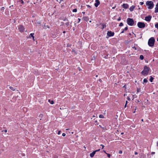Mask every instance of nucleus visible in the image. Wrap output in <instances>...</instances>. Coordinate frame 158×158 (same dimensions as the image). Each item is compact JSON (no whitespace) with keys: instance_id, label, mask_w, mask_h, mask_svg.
<instances>
[{"instance_id":"nucleus-1","label":"nucleus","mask_w":158,"mask_h":158,"mask_svg":"<svg viewBox=\"0 0 158 158\" xmlns=\"http://www.w3.org/2000/svg\"><path fill=\"white\" fill-rule=\"evenodd\" d=\"M150 69L147 66H145L144 69L141 72V74L144 75H146L148 74L149 71Z\"/></svg>"},{"instance_id":"nucleus-2","label":"nucleus","mask_w":158,"mask_h":158,"mask_svg":"<svg viewBox=\"0 0 158 158\" xmlns=\"http://www.w3.org/2000/svg\"><path fill=\"white\" fill-rule=\"evenodd\" d=\"M155 40L153 37L150 38L148 41V44L150 46L153 47L154 45Z\"/></svg>"},{"instance_id":"nucleus-3","label":"nucleus","mask_w":158,"mask_h":158,"mask_svg":"<svg viewBox=\"0 0 158 158\" xmlns=\"http://www.w3.org/2000/svg\"><path fill=\"white\" fill-rule=\"evenodd\" d=\"M146 5L148 6V8L149 9H152L154 6L153 2L151 1H147L146 2Z\"/></svg>"},{"instance_id":"nucleus-4","label":"nucleus","mask_w":158,"mask_h":158,"mask_svg":"<svg viewBox=\"0 0 158 158\" xmlns=\"http://www.w3.org/2000/svg\"><path fill=\"white\" fill-rule=\"evenodd\" d=\"M127 24L130 26H133L134 24V22L133 19L131 18H128L127 20Z\"/></svg>"},{"instance_id":"nucleus-5","label":"nucleus","mask_w":158,"mask_h":158,"mask_svg":"<svg viewBox=\"0 0 158 158\" xmlns=\"http://www.w3.org/2000/svg\"><path fill=\"white\" fill-rule=\"evenodd\" d=\"M138 27L139 28H143L145 27V24L142 22H138L137 24Z\"/></svg>"},{"instance_id":"nucleus-6","label":"nucleus","mask_w":158,"mask_h":158,"mask_svg":"<svg viewBox=\"0 0 158 158\" xmlns=\"http://www.w3.org/2000/svg\"><path fill=\"white\" fill-rule=\"evenodd\" d=\"M19 31L21 32H23L24 30H25V28L24 27L21 25H19Z\"/></svg>"},{"instance_id":"nucleus-7","label":"nucleus","mask_w":158,"mask_h":158,"mask_svg":"<svg viewBox=\"0 0 158 158\" xmlns=\"http://www.w3.org/2000/svg\"><path fill=\"white\" fill-rule=\"evenodd\" d=\"M114 32H112L111 31H108L107 33V35L109 36H113L114 35Z\"/></svg>"},{"instance_id":"nucleus-8","label":"nucleus","mask_w":158,"mask_h":158,"mask_svg":"<svg viewBox=\"0 0 158 158\" xmlns=\"http://www.w3.org/2000/svg\"><path fill=\"white\" fill-rule=\"evenodd\" d=\"M152 18V16H146L145 18V20L147 21H149Z\"/></svg>"},{"instance_id":"nucleus-9","label":"nucleus","mask_w":158,"mask_h":158,"mask_svg":"<svg viewBox=\"0 0 158 158\" xmlns=\"http://www.w3.org/2000/svg\"><path fill=\"white\" fill-rule=\"evenodd\" d=\"M95 2L96 3L94 4V6L95 7H97L100 4V2L99 0H96Z\"/></svg>"},{"instance_id":"nucleus-10","label":"nucleus","mask_w":158,"mask_h":158,"mask_svg":"<svg viewBox=\"0 0 158 158\" xmlns=\"http://www.w3.org/2000/svg\"><path fill=\"white\" fill-rule=\"evenodd\" d=\"M44 116V114L42 113H40L38 116V118L41 120Z\"/></svg>"},{"instance_id":"nucleus-11","label":"nucleus","mask_w":158,"mask_h":158,"mask_svg":"<svg viewBox=\"0 0 158 158\" xmlns=\"http://www.w3.org/2000/svg\"><path fill=\"white\" fill-rule=\"evenodd\" d=\"M155 13L158 12V3L156 5V7L155 8Z\"/></svg>"},{"instance_id":"nucleus-12","label":"nucleus","mask_w":158,"mask_h":158,"mask_svg":"<svg viewBox=\"0 0 158 158\" xmlns=\"http://www.w3.org/2000/svg\"><path fill=\"white\" fill-rule=\"evenodd\" d=\"M123 7L127 9L128 7V5L127 4H123Z\"/></svg>"},{"instance_id":"nucleus-13","label":"nucleus","mask_w":158,"mask_h":158,"mask_svg":"<svg viewBox=\"0 0 158 158\" xmlns=\"http://www.w3.org/2000/svg\"><path fill=\"white\" fill-rule=\"evenodd\" d=\"M95 152L94 151L92 152L90 154V156L91 157H93L94 154H95Z\"/></svg>"},{"instance_id":"nucleus-14","label":"nucleus","mask_w":158,"mask_h":158,"mask_svg":"<svg viewBox=\"0 0 158 158\" xmlns=\"http://www.w3.org/2000/svg\"><path fill=\"white\" fill-rule=\"evenodd\" d=\"M34 35V33H32L30 34V35H29V37L30 38L31 37H32V38H33V40H34V37L33 36Z\"/></svg>"},{"instance_id":"nucleus-15","label":"nucleus","mask_w":158,"mask_h":158,"mask_svg":"<svg viewBox=\"0 0 158 158\" xmlns=\"http://www.w3.org/2000/svg\"><path fill=\"white\" fill-rule=\"evenodd\" d=\"M135 8V6H132L130 7L129 10L131 11H132L134 10Z\"/></svg>"},{"instance_id":"nucleus-16","label":"nucleus","mask_w":158,"mask_h":158,"mask_svg":"<svg viewBox=\"0 0 158 158\" xmlns=\"http://www.w3.org/2000/svg\"><path fill=\"white\" fill-rule=\"evenodd\" d=\"M83 19L85 21H88L89 19L88 17H83Z\"/></svg>"},{"instance_id":"nucleus-17","label":"nucleus","mask_w":158,"mask_h":158,"mask_svg":"<svg viewBox=\"0 0 158 158\" xmlns=\"http://www.w3.org/2000/svg\"><path fill=\"white\" fill-rule=\"evenodd\" d=\"M9 88L10 89L12 90L13 91H14L15 90V89L12 86H10L9 87Z\"/></svg>"},{"instance_id":"nucleus-18","label":"nucleus","mask_w":158,"mask_h":158,"mask_svg":"<svg viewBox=\"0 0 158 158\" xmlns=\"http://www.w3.org/2000/svg\"><path fill=\"white\" fill-rule=\"evenodd\" d=\"M48 101L52 105L54 103V102L53 101V100H50L49 99Z\"/></svg>"},{"instance_id":"nucleus-19","label":"nucleus","mask_w":158,"mask_h":158,"mask_svg":"<svg viewBox=\"0 0 158 158\" xmlns=\"http://www.w3.org/2000/svg\"><path fill=\"white\" fill-rule=\"evenodd\" d=\"M143 56L142 55H141L140 56L139 58L141 60H143Z\"/></svg>"},{"instance_id":"nucleus-20","label":"nucleus","mask_w":158,"mask_h":158,"mask_svg":"<svg viewBox=\"0 0 158 158\" xmlns=\"http://www.w3.org/2000/svg\"><path fill=\"white\" fill-rule=\"evenodd\" d=\"M154 78L152 77L151 76L150 80L151 82H152Z\"/></svg>"},{"instance_id":"nucleus-21","label":"nucleus","mask_w":158,"mask_h":158,"mask_svg":"<svg viewBox=\"0 0 158 158\" xmlns=\"http://www.w3.org/2000/svg\"><path fill=\"white\" fill-rule=\"evenodd\" d=\"M99 117L101 118H104V116L102 114H100L99 116Z\"/></svg>"},{"instance_id":"nucleus-22","label":"nucleus","mask_w":158,"mask_h":158,"mask_svg":"<svg viewBox=\"0 0 158 158\" xmlns=\"http://www.w3.org/2000/svg\"><path fill=\"white\" fill-rule=\"evenodd\" d=\"M44 27L45 29H46L47 28H49V26L48 25H44Z\"/></svg>"},{"instance_id":"nucleus-23","label":"nucleus","mask_w":158,"mask_h":158,"mask_svg":"<svg viewBox=\"0 0 158 158\" xmlns=\"http://www.w3.org/2000/svg\"><path fill=\"white\" fill-rule=\"evenodd\" d=\"M148 82V80L146 79H143V82L144 83H147Z\"/></svg>"},{"instance_id":"nucleus-24","label":"nucleus","mask_w":158,"mask_h":158,"mask_svg":"<svg viewBox=\"0 0 158 158\" xmlns=\"http://www.w3.org/2000/svg\"><path fill=\"white\" fill-rule=\"evenodd\" d=\"M65 23L66 25L67 26V27L69 25V22H67Z\"/></svg>"},{"instance_id":"nucleus-25","label":"nucleus","mask_w":158,"mask_h":158,"mask_svg":"<svg viewBox=\"0 0 158 158\" xmlns=\"http://www.w3.org/2000/svg\"><path fill=\"white\" fill-rule=\"evenodd\" d=\"M73 12H76L77 11V10L76 9H75L73 10Z\"/></svg>"},{"instance_id":"nucleus-26","label":"nucleus","mask_w":158,"mask_h":158,"mask_svg":"<svg viewBox=\"0 0 158 158\" xmlns=\"http://www.w3.org/2000/svg\"><path fill=\"white\" fill-rule=\"evenodd\" d=\"M155 27L158 29V23H157L155 25Z\"/></svg>"},{"instance_id":"nucleus-27","label":"nucleus","mask_w":158,"mask_h":158,"mask_svg":"<svg viewBox=\"0 0 158 158\" xmlns=\"http://www.w3.org/2000/svg\"><path fill=\"white\" fill-rule=\"evenodd\" d=\"M123 26V23H120L119 25V26L120 27L122 26Z\"/></svg>"},{"instance_id":"nucleus-28","label":"nucleus","mask_w":158,"mask_h":158,"mask_svg":"<svg viewBox=\"0 0 158 158\" xmlns=\"http://www.w3.org/2000/svg\"><path fill=\"white\" fill-rule=\"evenodd\" d=\"M4 9V7H2L1 10L2 11H3Z\"/></svg>"},{"instance_id":"nucleus-29","label":"nucleus","mask_w":158,"mask_h":158,"mask_svg":"<svg viewBox=\"0 0 158 158\" xmlns=\"http://www.w3.org/2000/svg\"><path fill=\"white\" fill-rule=\"evenodd\" d=\"M106 154L107 155V156H108V157H110V154H108V153H107Z\"/></svg>"},{"instance_id":"nucleus-30","label":"nucleus","mask_w":158,"mask_h":158,"mask_svg":"<svg viewBox=\"0 0 158 158\" xmlns=\"http://www.w3.org/2000/svg\"><path fill=\"white\" fill-rule=\"evenodd\" d=\"M63 0H57V1L59 2L60 3Z\"/></svg>"},{"instance_id":"nucleus-31","label":"nucleus","mask_w":158,"mask_h":158,"mask_svg":"<svg viewBox=\"0 0 158 158\" xmlns=\"http://www.w3.org/2000/svg\"><path fill=\"white\" fill-rule=\"evenodd\" d=\"M94 139L95 140H96V141H97L98 140V139L97 138H96V137L94 138Z\"/></svg>"},{"instance_id":"nucleus-32","label":"nucleus","mask_w":158,"mask_h":158,"mask_svg":"<svg viewBox=\"0 0 158 158\" xmlns=\"http://www.w3.org/2000/svg\"><path fill=\"white\" fill-rule=\"evenodd\" d=\"M128 29L127 27H126L124 29V30H127Z\"/></svg>"},{"instance_id":"nucleus-33","label":"nucleus","mask_w":158,"mask_h":158,"mask_svg":"<svg viewBox=\"0 0 158 158\" xmlns=\"http://www.w3.org/2000/svg\"><path fill=\"white\" fill-rule=\"evenodd\" d=\"M140 91V89H138V88H137V92H139Z\"/></svg>"},{"instance_id":"nucleus-34","label":"nucleus","mask_w":158,"mask_h":158,"mask_svg":"<svg viewBox=\"0 0 158 158\" xmlns=\"http://www.w3.org/2000/svg\"><path fill=\"white\" fill-rule=\"evenodd\" d=\"M119 154H122V151L120 150L119 152Z\"/></svg>"},{"instance_id":"nucleus-35","label":"nucleus","mask_w":158,"mask_h":158,"mask_svg":"<svg viewBox=\"0 0 158 158\" xmlns=\"http://www.w3.org/2000/svg\"><path fill=\"white\" fill-rule=\"evenodd\" d=\"M62 136H65V135H66V134H65V133H63L62 134Z\"/></svg>"},{"instance_id":"nucleus-36","label":"nucleus","mask_w":158,"mask_h":158,"mask_svg":"<svg viewBox=\"0 0 158 158\" xmlns=\"http://www.w3.org/2000/svg\"><path fill=\"white\" fill-rule=\"evenodd\" d=\"M127 99L129 100V101H130L131 100V99L130 98V97H127Z\"/></svg>"},{"instance_id":"nucleus-37","label":"nucleus","mask_w":158,"mask_h":158,"mask_svg":"<svg viewBox=\"0 0 158 158\" xmlns=\"http://www.w3.org/2000/svg\"><path fill=\"white\" fill-rule=\"evenodd\" d=\"M132 48H134L135 50H136V47H132Z\"/></svg>"},{"instance_id":"nucleus-38","label":"nucleus","mask_w":158,"mask_h":158,"mask_svg":"<svg viewBox=\"0 0 158 158\" xmlns=\"http://www.w3.org/2000/svg\"><path fill=\"white\" fill-rule=\"evenodd\" d=\"M100 150V149H99L98 150H95V151H94L95 152V153H96V152H98V151H99Z\"/></svg>"},{"instance_id":"nucleus-39","label":"nucleus","mask_w":158,"mask_h":158,"mask_svg":"<svg viewBox=\"0 0 158 158\" xmlns=\"http://www.w3.org/2000/svg\"><path fill=\"white\" fill-rule=\"evenodd\" d=\"M100 146H102V149H103L104 148V146L102 144H101Z\"/></svg>"},{"instance_id":"nucleus-40","label":"nucleus","mask_w":158,"mask_h":158,"mask_svg":"<svg viewBox=\"0 0 158 158\" xmlns=\"http://www.w3.org/2000/svg\"><path fill=\"white\" fill-rule=\"evenodd\" d=\"M121 20V18L120 17H119L118 18V20L119 21H120Z\"/></svg>"},{"instance_id":"nucleus-41","label":"nucleus","mask_w":158,"mask_h":158,"mask_svg":"<svg viewBox=\"0 0 158 158\" xmlns=\"http://www.w3.org/2000/svg\"><path fill=\"white\" fill-rule=\"evenodd\" d=\"M143 4V2H140V4L141 5H142Z\"/></svg>"},{"instance_id":"nucleus-42","label":"nucleus","mask_w":158,"mask_h":158,"mask_svg":"<svg viewBox=\"0 0 158 158\" xmlns=\"http://www.w3.org/2000/svg\"><path fill=\"white\" fill-rule=\"evenodd\" d=\"M98 81L100 82H102V80L101 79H99L98 80Z\"/></svg>"},{"instance_id":"nucleus-43","label":"nucleus","mask_w":158,"mask_h":158,"mask_svg":"<svg viewBox=\"0 0 158 158\" xmlns=\"http://www.w3.org/2000/svg\"><path fill=\"white\" fill-rule=\"evenodd\" d=\"M135 155H136L138 154V153L136 152H135Z\"/></svg>"},{"instance_id":"nucleus-44","label":"nucleus","mask_w":158,"mask_h":158,"mask_svg":"<svg viewBox=\"0 0 158 158\" xmlns=\"http://www.w3.org/2000/svg\"><path fill=\"white\" fill-rule=\"evenodd\" d=\"M60 131H59L58 132V135H59L60 134Z\"/></svg>"},{"instance_id":"nucleus-45","label":"nucleus","mask_w":158,"mask_h":158,"mask_svg":"<svg viewBox=\"0 0 158 158\" xmlns=\"http://www.w3.org/2000/svg\"><path fill=\"white\" fill-rule=\"evenodd\" d=\"M152 154H155V152H152L151 153Z\"/></svg>"},{"instance_id":"nucleus-46","label":"nucleus","mask_w":158,"mask_h":158,"mask_svg":"<svg viewBox=\"0 0 158 158\" xmlns=\"http://www.w3.org/2000/svg\"><path fill=\"white\" fill-rule=\"evenodd\" d=\"M134 97H135V95H133V98H132V100L134 98Z\"/></svg>"},{"instance_id":"nucleus-47","label":"nucleus","mask_w":158,"mask_h":158,"mask_svg":"<svg viewBox=\"0 0 158 158\" xmlns=\"http://www.w3.org/2000/svg\"><path fill=\"white\" fill-rule=\"evenodd\" d=\"M4 132H5V133H6L7 132V130H4Z\"/></svg>"},{"instance_id":"nucleus-48","label":"nucleus","mask_w":158,"mask_h":158,"mask_svg":"<svg viewBox=\"0 0 158 158\" xmlns=\"http://www.w3.org/2000/svg\"><path fill=\"white\" fill-rule=\"evenodd\" d=\"M127 103H128V102L127 101H126V104H126V105H127Z\"/></svg>"},{"instance_id":"nucleus-49","label":"nucleus","mask_w":158,"mask_h":158,"mask_svg":"<svg viewBox=\"0 0 158 158\" xmlns=\"http://www.w3.org/2000/svg\"><path fill=\"white\" fill-rule=\"evenodd\" d=\"M103 152L106 154H107L105 150H103Z\"/></svg>"},{"instance_id":"nucleus-50","label":"nucleus","mask_w":158,"mask_h":158,"mask_svg":"<svg viewBox=\"0 0 158 158\" xmlns=\"http://www.w3.org/2000/svg\"><path fill=\"white\" fill-rule=\"evenodd\" d=\"M124 31V30H123L122 31V32H121V33H123Z\"/></svg>"},{"instance_id":"nucleus-51","label":"nucleus","mask_w":158,"mask_h":158,"mask_svg":"<svg viewBox=\"0 0 158 158\" xmlns=\"http://www.w3.org/2000/svg\"><path fill=\"white\" fill-rule=\"evenodd\" d=\"M78 19V20H79L78 22H80V20H81V19Z\"/></svg>"},{"instance_id":"nucleus-52","label":"nucleus","mask_w":158,"mask_h":158,"mask_svg":"<svg viewBox=\"0 0 158 158\" xmlns=\"http://www.w3.org/2000/svg\"><path fill=\"white\" fill-rule=\"evenodd\" d=\"M157 146H158V141L157 143Z\"/></svg>"},{"instance_id":"nucleus-53","label":"nucleus","mask_w":158,"mask_h":158,"mask_svg":"<svg viewBox=\"0 0 158 158\" xmlns=\"http://www.w3.org/2000/svg\"><path fill=\"white\" fill-rule=\"evenodd\" d=\"M22 4H23L24 3V2L23 1H22Z\"/></svg>"},{"instance_id":"nucleus-54","label":"nucleus","mask_w":158,"mask_h":158,"mask_svg":"<svg viewBox=\"0 0 158 158\" xmlns=\"http://www.w3.org/2000/svg\"><path fill=\"white\" fill-rule=\"evenodd\" d=\"M126 106H127V105H126V104H125V106H124V107H126Z\"/></svg>"},{"instance_id":"nucleus-55","label":"nucleus","mask_w":158,"mask_h":158,"mask_svg":"<svg viewBox=\"0 0 158 158\" xmlns=\"http://www.w3.org/2000/svg\"><path fill=\"white\" fill-rule=\"evenodd\" d=\"M139 102V100H137V102Z\"/></svg>"},{"instance_id":"nucleus-56","label":"nucleus","mask_w":158,"mask_h":158,"mask_svg":"<svg viewBox=\"0 0 158 158\" xmlns=\"http://www.w3.org/2000/svg\"><path fill=\"white\" fill-rule=\"evenodd\" d=\"M64 21H66V19H65V20H64ZM67 21H68V20H67Z\"/></svg>"},{"instance_id":"nucleus-57","label":"nucleus","mask_w":158,"mask_h":158,"mask_svg":"<svg viewBox=\"0 0 158 158\" xmlns=\"http://www.w3.org/2000/svg\"><path fill=\"white\" fill-rule=\"evenodd\" d=\"M95 117V116L94 115H93V118H94Z\"/></svg>"},{"instance_id":"nucleus-58","label":"nucleus","mask_w":158,"mask_h":158,"mask_svg":"<svg viewBox=\"0 0 158 158\" xmlns=\"http://www.w3.org/2000/svg\"><path fill=\"white\" fill-rule=\"evenodd\" d=\"M141 121H142V122H143V119H141Z\"/></svg>"},{"instance_id":"nucleus-59","label":"nucleus","mask_w":158,"mask_h":158,"mask_svg":"<svg viewBox=\"0 0 158 158\" xmlns=\"http://www.w3.org/2000/svg\"><path fill=\"white\" fill-rule=\"evenodd\" d=\"M82 13L84 14H85V12H82Z\"/></svg>"},{"instance_id":"nucleus-60","label":"nucleus","mask_w":158,"mask_h":158,"mask_svg":"<svg viewBox=\"0 0 158 158\" xmlns=\"http://www.w3.org/2000/svg\"><path fill=\"white\" fill-rule=\"evenodd\" d=\"M121 135H123V132H122V133H121Z\"/></svg>"},{"instance_id":"nucleus-61","label":"nucleus","mask_w":158,"mask_h":158,"mask_svg":"<svg viewBox=\"0 0 158 158\" xmlns=\"http://www.w3.org/2000/svg\"><path fill=\"white\" fill-rule=\"evenodd\" d=\"M65 32V31H64L63 32V33H64Z\"/></svg>"},{"instance_id":"nucleus-62","label":"nucleus","mask_w":158,"mask_h":158,"mask_svg":"<svg viewBox=\"0 0 158 158\" xmlns=\"http://www.w3.org/2000/svg\"><path fill=\"white\" fill-rule=\"evenodd\" d=\"M114 8H115V7H112V9H114Z\"/></svg>"},{"instance_id":"nucleus-63","label":"nucleus","mask_w":158,"mask_h":158,"mask_svg":"<svg viewBox=\"0 0 158 158\" xmlns=\"http://www.w3.org/2000/svg\"><path fill=\"white\" fill-rule=\"evenodd\" d=\"M125 85L123 87H125Z\"/></svg>"},{"instance_id":"nucleus-64","label":"nucleus","mask_w":158,"mask_h":158,"mask_svg":"<svg viewBox=\"0 0 158 158\" xmlns=\"http://www.w3.org/2000/svg\"><path fill=\"white\" fill-rule=\"evenodd\" d=\"M129 35H131V33H129Z\"/></svg>"}]
</instances>
